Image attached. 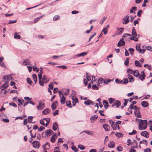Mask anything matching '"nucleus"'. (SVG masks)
<instances>
[{
	"label": "nucleus",
	"instance_id": "56",
	"mask_svg": "<svg viewBox=\"0 0 152 152\" xmlns=\"http://www.w3.org/2000/svg\"><path fill=\"white\" fill-rule=\"evenodd\" d=\"M133 71L131 69H128L127 70V72L131 74H133Z\"/></svg>",
	"mask_w": 152,
	"mask_h": 152
},
{
	"label": "nucleus",
	"instance_id": "43",
	"mask_svg": "<svg viewBox=\"0 0 152 152\" xmlns=\"http://www.w3.org/2000/svg\"><path fill=\"white\" fill-rule=\"evenodd\" d=\"M23 64L25 65H27L29 64V61L28 59H26L23 62Z\"/></svg>",
	"mask_w": 152,
	"mask_h": 152
},
{
	"label": "nucleus",
	"instance_id": "7",
	"mask_svg": "<svg viewBox=\"0 0 152 152\" xmlns=\"http://www.w3.org/2000/svg\"><path fill=\"white\" fill-rule=\"evenodd\" d=\"M58 106V102L56 101L53 102L51 105V107L53 110H55Z\"/></svg>",
	"mask_w": 152,
	"mask_h": 152
},
{
	"label": "nucleus",
	"instance_id": "58",
	"mask_svg": "<svg viewBox=\"0 0 152 152\" xmlns=\"http://www.w3.org/2000/svg\"><path fill=\"white\" fill-rule=\"evenodd\" d=\"M114 100L115 99H114L111 98H109L108 99V101L110 104H112Z\"/></svg>",
	"mask_w": 152,
	"mask_h": 152
},
{
	"label": "nucleus",
	"instance_id": "39",
	"mask_svg": "<svg viewBox=\"0 0 152 152\" xmlns=\"http://www.w3.org/2000/svg\"><path fill=\"white\" fill-rule=\"evenodd\" d=\"M115 135L119 137H122L123 136V134L121 132H117L115 134Z\"/></svg>",
	"mask_w": 152,
	"mask_h": 152
},
{
	"label": "nucleus",
	"instance_id": "5",
	"mask_svg": "<svg viewBox=\"0 0 152 152\" xmlns=\"http://www.w3.org/2000/svg\"><path fill=\"white\" fill-rule=\"evenodd\" d=\"M45 104L43 102L39 101L38 105L37 106V108L39 110H42L45 107Z\"/></svg>",
	"mask_w": 152,
	"mask_h": 152
},
{
	"label": "nucleus",
	"instance_id": "8",
	"mask_svg": "<svg viewBox=\"0 0 152 152\" xmlns=\"http://www.w3.org/2000/svg\"><path fill=\"white\" fill-rule=\"evenodd\" d=\"M42 70H40V72L38 74V76L39 77V83L40 85L41 86H44L43 85L42 83V81L41 80V79L42 78Z\"/></svg>",
	"mask_w": 152,
	"mask_h": 152
},
{
	"label": "nucleus",
	"instance_id": "49",
	"mask_svg": "<svg viewBox=\"0 0 152 152\" xmlns=\"http://www.w3.org/2000/svg\"><path fill=\"white\" fill-rule=\"evenodd\" d=\"M129 51L130 54L132 55L134 53V49L132 48H130L129 49Z\"/></svg>",
	"mask_w": 152,
	"mask_h": 152
},
{
	"label": "nucleus",
	"instance_id": "40",
	"mask_svg": "<svg viewBox=\"0 0 152 152\" xmlns=\"http://www.w3.org/2000/svg\"><path fill=\"white\" fill-rule=\"evenodd\" d=\"M134 62L136 66H139V67H141L142 66V65H140V63L139 61L136 60Z\"/></svg>",
	"mask_w": 152,
	"mask_h": 152
},
{
	"label": "nucleus",
	"instance_id": "50",
	"mask_svg": "<svg viewBox=\"0 0 152 152\" xmlns=\"http://www.w3.org/2000/svg\"><path fill=\"white\" fill-rule=\"evenodd\" d=\"M27 82L29 83L30 85H31L32 82L29 78H27L26 80Z\"/></svg>",
	"mask_w": 152,
	"mask_h": 152
},
{
	"label": "nucleus",
	"instance_id": "59",
	"mask_svg": "<svg viewBox=\"0 0 152 152\" xmlns=\"http://www.w3.org/2000/svg\"><path fill=\"white\" fill-rule=\"evenodd\" d=\"M144 151V152H151V149L149 148H147L145 149Z\"/></svg>",
	"mask_w": 152,
	"mask_h": 152
},
{
	"label": "nucleus",
	"instance_id": "11",
	"mask_svg": "<svg viewBox=\"0 0 152 152\" xmlns=\"http://www.w3.org/2000/svg\"><path fill=\"white\" fill-rule=\"evenodd\" d=\"M33 146L34 148H37L39 147V143L38 141H35L32 143Z\"/></svg>",
	"mask_w": 152,
	"mask_h": 152
},
{
	"label": "nucleus",
	"instance_id": "26",
	"mask_svg": "<svg viewBox=\"0 0 152 152\" xmlns=\"http://www.w3.org/2000/svg\"><path fill=\"white\" fill-rule=\"evenodd\" d=\"M115 146V143L113 141H110V143L108 144V147L110 148H112L114 147Z\"/></svg>",
	"mask_w": 152,
	"mask_h": 152
},
{
	"label": "nucleus",
	"instance_id": "12",
	"mask_svg": "<svg viewBox=\"0 0 152 152\" xmlns=\"http://www.w3.org/2000/svg\"><path fill=\"white\" fill-rule=\"evenodd\" d=\"M49 80V79L45 75L43 76V79L42 80V83L43 85H44L43 84L44 83H47L48 82Z\"/></svg>",
	"mask_w": 152,
	"mask_h": 152
},
{
	"label": "nucleus",
	"instance_id": "21",
	"mask_svg": "<svg viewBox=\"0 0 152 152\" xmlns=\"http://www.w3.org/2000/svg\"><path fill=\"white\" fill-rule=\"evenodd\" d=\"M103 128L106 131H108L110 129V127L107 124H105L103 125Z\"/></svg>",
	"mask_w": 152,
	"mask_h": 152
},
{
	"label": "nucleus",
	"instance_id": "37",
	"mask_svg": "<svg viewBox=\"0 0 152 152\" xmlns=\"http://www.w3.org/2000/svg\"><path fill=\"white\" fill-rule=\"evenodd\" d=\"M32 77L35 83H36L37 82V77L36 75L35 74H33Z\"/></svg>",
	"mask_w": 152,
	"mask_h": 152
},
{
	"label": "nucleus",
	"instance_id": "51",
	"mask_svg": "<svg viewBox=\"0 0 152 152\" xmlns=\"http://www.w3.org/2000/svg\"><path fill=\"white\" fill-rule=\"evenodd\" d=\"M78 147L81 150H83L85 149V146L82 145H79L78 146Z\"/></svg>",
	"mask_w": 152,
	"mask_h": 152
},
{
	"label": "nucleus",
	"instance_id": "22",
	"mask_svg": "<svg viewBox=\"0 0 152 152\" xmlns=\"http://www.w3.org/2000/svg\"><path fill=\"white\" fill-rule=\"evenodd\" d=\"M84 103L86 105H89L91 104L92 105L94 104V102L89 99L85 101L84 102Z\"/></svg>",
	"mask_w": 152,
	"mask_h": 152
},
{
	"label": "nucleus",
	"instance_id": "63",
	"mask_svg": "<svg viewBox=\"0 0 152 152\" xmlns=\"http://www.w3.org/2000/svg\"><path fill=\"white\" fill-rule=\"evenodd\" d=\"M58 110H56L53 113V115L55 116L56 115H58Z\"/></svg>",
	"mask_w": 152,
	"mask_h": 152
},
{
	"label": "nucleus",
	"instance_id": "54",
	"mask_svg": "<svg viewBox=\"0 0 152 152\" xmlns=\"http://www.w3.org/2000/svg\"><path fill=\"white\" fill-rule=\"evenodd\" d=\"M107 17H104L101 20L100 22V23H101V25H102L104 22L105 20L106 19Z\"/></svg>",
	"mask_w": 152,
	"mask_h": 152
},
{
	"label": "nucleus",
	"instance_id": "4",
	"mask_svg": "<svg viewBox=\"0 0 152 152\" xmlns=\"http://www.w3.org/2000/svg\"><path fill=\"white\" fill-rule=\"evenodd\" d=\"M110 124H111V126L113 130H115L117 129V128L118 129H120V127L119 126V125L117 124L116 123L115 124H114L113 121H110Z\"/></svg>",
	"mask_w": 152,
	"mask_h": 152
},
{
	"label": "nucleus",
	"instance_id": "45",
	"mask_svg": "<svg viewBox=\"0 0 152 152\" xmlns=\"http://www.w3.org/2000/svg\"><path fill=\"white\" fill-rule=\"evenodd\" d=\"M92 89L94 90H98L99 88L96 84H94L92 85Z\"/></svg>",
	"mask_w": 152,
	"mask_h": 152
},
{
	"label": "nucleus",
	"instance_id": "33",
	"mask_svg": "<svg viewBox=\"0 0 152 152\" xmlns=\"http://www.w3.org/2000/svg\"><path fill=\"white\" fill-rule=\"evenodd\" d=\"M103 104L104 105L105 109H107L109 106L107 101L104 100L103 101Z\"/></svg>",
	"mask_w": 152,
	"mask_h": 152
},
{
	"label": "nucleus",
	"instance_id": "38",
	"mask_svg": "<svg viewBox=\"0 0 152 152\" xmlns=\"http://www.w3.org/2000/svg\"><path fill=\"white\" fill-rule=\"evenodd\" d=\"M117 29L118 30V34H121L123 31L124 28H117Z\"/></svg>",
	"mask_w": 152,
	"mask_h": 152
},
{
	"label": "nucleus",
	"instance_id": "31",
	"mask_svg": "<svg viewBox=\"0 0 152 152\" xmlns=\"http://www.w3.org/2000/svg\"><path fill=\"white\" fill-rule=\"evenodd\" d=\"M88 54L87 52H84L80 54H77L76 56L77 57L84 56Z\"/></svg>",
	"mask_w": 152,
	"mask_h": 152
},
{
	"label": "nucleus",
	"instance_id": "52",
	"mask_svg": "<svg viewBox=\"0 0 152 152\" xmlns=\"http://www.w3.org/2000/svg\"><path fill=\"white\" fill-rule=\"evenodd\" d=\"M86 78L88 81H90L91 80V76L90 75H88V73L86 72Z\"/></svg>",
	"mask_w": 152,
	"mask_h": 152
},
{
	"label": "nucleus",
	"instance_id": "61",
	"mask_svg": "<svg viewBox=\"0 0 152 152\" xmlns=\"http://www.w3.org/2000/svg\"><path fill=\"white\" fill-rule=\"evenodd\" d=\"M18 101L19 103L21 105H22L23 104L24 100L23 99H18Z\"/></svg>",
	"mask_w": 152,
	"mask_h": 152
},
{
	"label": "nucleus",
	"instance_id": "64",
	"mask_svg": "<svg viewBox=\"0 0 152 152\" xmlns=\"http://www.w3.org/2000/svg\"><path fill=\"white\" fill-rule=\"evenodd\" d=\"M142 10H140L138 13H137V15L138 17H140L141 16V14L142 12Z\"/></svg>",
	"mask_w": 152,
	"mask_h": 152
},
{
	"label": "nucleus",
	"instance_id": "15",
	"mask_svg": "<svg viewBox=\"0 0 152 152\" xmlns=\"http://www.w3.org/2000/svg\"><path fill=\"white\" fill-rule=\"evenodd\" d=\"M124 38L122 37V39H121L119 42H118L117 45L119 47H121L125 44V42L124 41Z\"/></svg>",
	"mask_w": 152,
	"mask_h": 152
},
{
	"label": "nucleus",
	"instance_id": "28",
	"mask_svg": "<svg viewBox=\"0 0 152 152\" xmlns=\"http://www.w3.org/2000/svg\"><path fill=\"white\" fill-rule=\"evenodd\" d=\"M141 105L144 107H145L148 106V103L146 101H142L141 103Z\"/></svg>",
	"mask_w": 152,
	"mask_h": 152
},
{
	"label": "nucleus",
	"instance_id": "36",
	"mask_svg": "<svg viewBox=\"0 0 152 152\" xmlns=\"http://www.w3.org/2000/svg\"><path fill=\"white\" fill-rule=\"evenodd\" d=\"M50 147V144L48 142H47L43 146V147L45 150H46L47 149L49 148Z\"/></svg>",
	"mask_w": 152,
	"mask_h": 152
},
{
	"label": "nucleus",
	"instance_id": "6",
	"mask_svg": "<svg viewBox=\"0 0 152 152\" xmlns=\"http://www.w3.org/2000/svg\"><path fill=\"white\" fill-rule=\"evenodd\" d=\"M129 16L127 15L125 16L123 19L122 20L124 21L122 22V23L124 24H126L127 23H128L129 20Z\"/></svg>",
	"mask_w": 152,
	"mask_h": 152
},
{
	"label": "nucleus",
	"instance_id": "60",
	"mask_svg": "<svg viewBox=\"0 0 152 152\" xmlns=\"http://www.w3.org/2000/svg\"><path fill=\"white\" fill-rule=\"evenodd\" d=\"M137 133V131L135 130H133L132 132H129V135H132V134H136Z\"/></svg>",
	"mask_w": 152,
	"mask_h": 152
},
{
	"label": "nucleus",
	"instance_id": "29",
	"mask_svg": "<svg viewBox=\"0 0 152 152\" xmlns=\"http://www.w3.org/2000/svg\"><path fill=\"white\" fill-rule=\"evenodd\" d=\"M83 132H85L87 134L90 135L91 136L93 135L94 134V132L93 131H91L85 130V131H84Z\"/></svg>",
	"mask_w": 152,
	"mask_h": 152
},
{
	"label": "nucleus",
	"instance_id": "10",
	"mask_svg": "<svg viewBox=\"0 0 152 152\" xmlns=\"http://www.w3.org/2000/svg\"><path fill=\"white\" fill-rule=\"evenodd\" d=\"M3 78L4 80H6V82H8L9 81L12 79V77L11 75H5L3 76Z\"/></svg>",
	"mask_w": 152,
	"mask_h": 152
},
{
	"label": "nucleus",
	"instance_id": "19",
	"mask_svg": "<svg viewBox=\"0 0 152 152\" xmlns=\"http://www.w3.org/2000/svg\"><path fill=\"white\" fill-rule=\"evenodd\" d=\"M45 135L47 136L50 135L51 133H53V132L50 129L46 130L45 131Z\"/></svg>",
	"mask_w": 152,
	"mask_h": 152
},
{
	"label": "nucleus",
	"instance_id": "24",
	"mask_svg": "<svg viewBox=\"0 0 152 152\" xmlns=\"http://www.w3.org/2000/svg\"><path fill=\"white\" fill-rule=\"evenodd\" d=\"M134 114L137 118H140L141 117V115H140V111L139 110V109L135 111H134Z\"/></svg>",
	"mask_w": 152,
	"mask_h": 152
},
{
	"label": "nucleus",
	"instance_id": "57",
	"mask_svg": "<svg viewBox=\"0 0 152 152\" xmlns=\"http://www.w3.org/2000/svg\"><path fill=\"white\" fill-rule=\"evenodd\" d=\"M102 32H104V35H106L107 33V29L106 28H103V29L102 30Z\"/></svg>",
	"mask_w": 152,
	"mask_h": 152
},
{
	"label": "nucleus",
	"instance_id": "9",
	"mask_svg": "<svg viewBox=\"0 0 152 152\" xmlns=\"http://www.w3.org/2000/svg\"><path fill=\"white\" fill-rule=\"evenodd\" d=\"M72 104L74 106L75 105L76 103H78V99L77 97L75 96H72Z\"/></svg>",
	"mask_w": 152,
	"mask_h": 152
},
{
	"label": "nucleus",
	"instance_id": "20",
	"mask_svg": "<svg viewBox=\"0 0 152 152\" xmlns=\"http://www.w3.org/2000/svg\"><path fill=\"white\" fill-rule=\"evenodd\" d=\"M132 147L134 148H137L138 147L137 143V141L136 140H133L132 142Z\"/></svg>",
	"mask_w": 152,
	"mask_h": 152
},
{
	"label": "nucleus",
	"instance_id": "53",
	"mask_svg": "<svg viewBox=\"0 0 152 152\" xmlns=\"http://www.w3.org/2000/svg\"><path fill=\"white\" fill-rule=\"evenodd\" d=\"M117 150L119 151H121L123 150V147L121 146H118L117 147Z\"/></svg>",
	"mask_w": 152,
	"mask_h": 152
},
{
	"label": "nucleus",
	"instance_id": "30",
	"mask_svg": "<svg viewBox=\"0 0 152 152\" xmlns=\"http://www.w3.org/2000/svg\"><path fill=\"white\" fill-rule=\"evenodd\" d=\"M121 102L119 101H117L116 102H114L113 105H112V107H113V106L116 105L117 107H119L121 105Z\"/></svg>",
	"mask_w": 152,
	"mask_h": 152
},
{
	"label": "nucleus",
	"instance_id": "55",
	"mask_svg": "<svg viewBox=\"0 0 152 152\" xmlns=\"http://www.w3.org/2000/svg\"><path fill=\"white\" fill-rule=\"evenodd\" d=\"M147 141L145 140H142L140 141V144L145 143L147 145Z\"/></svg>",
	"mask_w": 152,
	"mask_h": 152
},
{
	"label": "nucleus",
	"instance_id": "2",
	"mask_svg": "<svg viewBox=\"0 0 152 152\" xmlns=\"http://www.w3.org/2000/svg\"><path fill=\"white\" fill-rule=\"evenodd\" d=\"M132 37L130 38V39L134 40L135 42L137 41H138V37H137V34L134 27H133L132 28Z\"/></svg>",
	"mask_w": 152,
	"mask_h": 152
},
{
	"label": "nucleus",
	"instance_id": "23",
	"mask_svg": "<svg viewBox=\"0 0 152 152\" xmlns=\"http://www.w3.org/2000/svg\"><path fill=\"white\" fill-rule=\"evenodd\" d=\"M133 74L134 76L136 77H139V75H140V74L139 73L138 71L137 70H135L133 71Z\"/></svg>",
	"mask_w": 152,
	"mask_h": 152
},
{
	"label": "nucleus",
	"instance_id": "62",
	"mask_svg": "<svg viewBox=\"0 0 152 152\" xmlns=\"http://www.w3.org/2000/svg\"><path fill=\"white\" fill-rule=\"evenodd\" d=\"M59 18V16L58 15H56L53 18V20H56Z\"/></svg>",
	"mask_w": 152,
	"mask_h": 152
},
{
	"label": "nucleus",
	"instance_id": "42",
	"mask_svg": "<svg viewBox=\"0 0 152 152\" xmlns=\"http://www.w3.org/2000/svg\"><path fill=\"white\" fill-rule=\"evenodd\" d=\"M14 38L15 39H20V36L19 35H18L17 33H15L14 34Z\"/></svg>",
	"mask_w": 152,
	"mask_h": 152
},
{
	"label": "nucleus",
	"instance_id": "1",
	"mask_svg": "<svg viewBox=\"0 0 152 152\" xmlns=\"http://www.w3.org/2000/svg\"><path fill=\"white\" fill-rule=\"evenodd\" d=\"M139 129L140 130L145 129L147 127V122L146 120H140L139 122Z\"/></svg>",
	"mask_w": 152,
	"mask_h": 152
},
{
	"label": "nucleus",
	"instance_id": "17",
	"mask_svg": "<svg viewBox=\"0 0 152 152\" xmlns=\"http://www.w3.org/2000/svg\"><path fill=\"white\" fill-rule=\"evenodd\" d=\"M50 111V110L48 108H47L44 110L42 111V114L44 115H47L49 114Z\"/></svg>",
	"mask_w": 152,
	"mask_h": 152
},
{
	"label": "nucleus",
	"instance_id": "14",
	"mask_svg": "<svg viewBox=\"0 0 152 152\" xmlns=\"http://www.w3.org/2000/svg\"><path fill=\"white\" fill-rule=\"evenodd\" d=\"M141 135L145 137L146 138H148L149 137V134L146 131H143L140 133Z\"/></svg>",
	"mask_w": 152,
	"mask_h": 152
},
{
	"label": "nucleus",
	"instance_id": "34",
	"mask_svg": "<svg viewBox=\"0 0 152 152\" xmlns=\"http://www.w3.org/2000/svg\"><path fill=\"white\" fill-rule=\"evenodd\" d=\"M137 10V8L136 7H132L130 10V12L131 13H134V14H135V12Z\"/></svg>",
	"mask_w": 152,
	"mask_h": 152
},
{
	"label": "nucleus",
	"instance_id": "47",
	"mask_svg": "<svg viewBox=\"0 0 152 152\" xmlns=\"http://www.w3.org/2000/svg\"><path fill=\"white\" fill-rule=\"evenodd\" d=\"M33 118V117L31 116H29L28 117L27 121H28V123H31L32 119Z\"/></svg>",
	"mask_w": 152,
	"mask_h": 152
},
{
	"label": "nucleus",
	"instance_id": "44",
	"mask_svg": "<svg viewBox=\"0 0 152 152\" xmlns=\"http://www.w3.org/2000/svg\"><path fill=\"white\" fill-rule=\"evenodd\" d=\"M129 58H127L126 60L125 61L124 64L126 66H128V64L129 63Z\"/></svg>",
	"mask_w": 152,
	"mask_h": 152
},
{
	"label": "nucleus",
	"instance_id": "18",
	"mask_svg": "<svg viewBox=\"0 0 152 152\" xmlns=\"http://www.w3.org/2000/svg\"><path fill=\"white\" fill-rule=\"evenodd\" d=\"M105 80L102 77L99 78L98 80L97 85L99 86L100 84L104 83Z\"/></svg>",
	"mask_w": 152,
	"mask_h": 152
},
{
	"label": "nucleus",
	"instance_id": "25",
	"mask_svg": "<svg viewBox=\"0 0 152 152\" xmlns=\"http://www.w3.org/2000/svg\"><path fill=\"white\" fill-rule=\"evenodd\" d=\"M60 102L61 104H65L66 100V98L64 95H63L61 97H60Z\"/></svg>",
	"mask_w": 152,
	"mask_h": 152
},
{
	"label": "nucleus",
	"instance_id": "46",
	"mask_svg": "<svg viewBox=\"0 0 152 152\" xmlns=\"http://www.w3.org/2000/svg\"><path fill=\"white\" fill-rule=\"evenodd\" d=\"M66 103L67 106L70 108H71L72 107V106H71V103L70 101H67L66 102Z\"/></svg>",
	"mask_w": 152,
	"mask_h": 152
},
{
	"label": "nucleus",
	"instance_id": "3",
	"mask_svg": "<svg viewBox=\"0 0 152 152\" xmlns=\"http://www.w3.org/2000/svg\"><path fill=\"white\" fill-rule=\"evenodd\" d=\"M115 82L117 83L126 84L128 83V80L127 78H126L123 79V80L116 79L115 80Z\"/></svg>",
	"mask_w": 152,
	"mask_h": 152
},
{
	"label": "nucleus",
	"instance_id": "41",
	"mask_svg": "<svg viewBox=\"0 0 152 152\" xmlns=\"http://www.w3.org/2000/svg\"><path fill=\"white\" fill-rule=\"evenodd\" d=\"M43 120H44L46 122L45 126H47L49 124L50 122V119L49 118H44Z\"/></svg>",
	"mask_w": 152,
	"mask_h": 152
},
{
	"label": "nucleus",
	"instance_id": "35",
	"mask_svg": "<svg viewBox=\"0 0 152 152\" xmlns=\"http://www.w3.org/2000/svg\"><path fill=\"white\" fill-rule=\"evenodd\" d=\"M58 127L57 123L56 122L54 123L53 126V129L54 131H56L58 128Z\"/></svg>",
	"mask_w": 152,
	"mask_h": 152
},
{
	"label": "nucleus",
	"instance_id": "16",
	"mask_svg": "<svg viewBox=\"0 0 152 152\" xmlns=\"http://www.w3.org/2000/svg\"><path fill=\"white\" fill-rule=\"evenodd\" d=\"M8 82H6L3 85L0 87V88L2 90H4L8 86Z\"/></svg>",
	"mask_w": 152,
	"mask_h": 152
},
{
	"label": "nucleus",
	"instance_id": "48",
	"mask_svg": "<svg viewBox=\"0 0 152 152\" xmlns=\"http://www.w3.org/2000/svg\"><path fill=\"white\" fill-rule=\"evenodd\" d=\"M136 48L137 51H139V53H141L142 49L140 48V46H137V45L136 47Z\"/></svg>",
	"mask_w": 152,
	"mask_h": 152
},
{
	"label": "nucleus",
	"instance_id": "32",
	"mask_svg": "<svg viewBox=\"0 0 152 152\" xmlns=\"http://www.w3.org/2000/svg\"><path fill=\"white\" fill-rule=\"evenodd\" d=\"M98 116L96 115H94L91 117L90 118L91 122V123L94 122L97 119Z\"/></svg>",
	"mask_w": 152,
	"mask_h": 152
},
{
	"label": "nucleus",
	"instance_id": "13",
	"mask_svg": "<svg viewBox=\"0 0 152 152\" xmlns=\"http://www.w3.org/2000/svg\"><path fill=\"white\" fill-rule=\"evenodd\" d=\"M145 74L144 73V71H142L141 72V76L139 75V78L142 81H143V80L145 79Z\"/></svg>",
	"mask_w": 152,
	"mask_h": 152
},
{
	"label": "nucleus",
	"instance_id": "27",
	"mask_svg": "<svg viewBox=\"0 0 152 152\" xmlns=\"http://www.w3.org/2000/svg\"><path fill=\"white\" fill-rule=\"evenodd\" d=\"M56 137L57 138V135L56 134H55L52 136V137L50 139L51 141L53 143L55 141Z\"/></svg>",
	"mask_w": 152,
	"mask_h": 152
}]
</instances>
